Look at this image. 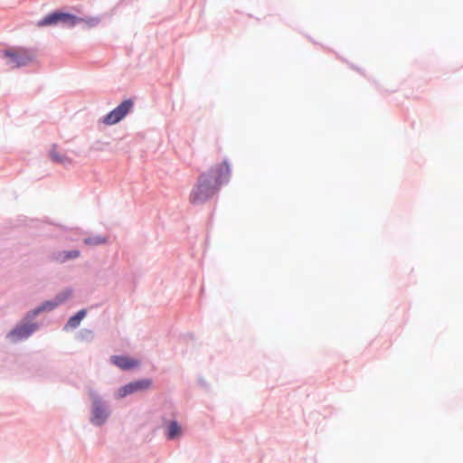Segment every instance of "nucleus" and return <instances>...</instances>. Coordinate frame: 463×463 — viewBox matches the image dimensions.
Listing matches in <instances>:
<instances>
[{"instance_id":"7","label":"nucleus","mask_w":463,"mask_h":463,"mask_svg":"<svg viewBox=\"0 0 463 463\" xmlns=\"http://www.w3.org/2000/svg\"><path fill=\"white\" fill-rule=\"evenodd\" d=\"M112 363L123 370H128L139 365V362L128 356L114 355L111 357Z\"/></svg>"},{"instance_id":"11","label":"nucleus","mask_w":463,"mask_h":463,"mask_svg":"<svg viewBox=\"0 0 463 463\" xmlns=\"http://www.w3.org/2000/svg\"><path fill=\"white\" fill-rule=\"evenodd\" d=\"M50 156L52 161L61 165L71 164L72 162L69 156L60 154L55 146L51 150Z\"/></svg>"},{"instance_id":"3","label":"nucleus","mask_w":463,"mask_h":463,"mask_svg":"<svg viewBox=\"0 0 463 463\" xmlns=\"http://www.w3.org/2000/svg\"><path fill=\"white\" fill-rule=\"evenodd\" d=\"M82 21L83 19L71 14L55 12L46 15L43 19L38 22V26H48L58 23H61L68 26H74L76 24Z\"/></svg>"},{"instance_id":"5","label":"nucleus","mask_w":463,"mask_h":463,"mask_svg":"<svg viewBox=\"0 0 463 463\" xmlns=\"http://www.w3.org/2000/svg\"><path fill=\"white\" fill-rule=\"evenodd\" d=\"M152 381L149 379H142L130 383L118 390V397L123 398L128 394L147 390L151 387Z\"/></svg>"},{"instance_id":"4","label":"nucleus","mask_w":463,"mask_h":463,"mask_svg":"<svg viewBox=\"0 0 463 463\" xmlns=\"http://www.w3.org/2000/svg\"><path fill=\"white\" fill-rule=\"evenodd\" d=\"M133 102L131 99L124 100L116 109L110 111L104 118L103 123L106 125H114L123 119L131 110Z\"/></svg>"},{"instance_id":"14","label":"nucleus","mask_w":463,"mask_h":463,"mask_svg":"<svg viewBox=\"0 0 463 463\" xmlns=\"http://www.w3.org/2000/svg\"><path fill=\"white\" fill-rule=\"evenodd\" d=\"M106 241L105 239L101 237H90L84 239V243L87 245H99Z\"/></svg>"},{"instance_id":"9","label":"nucleus","mask_w":463,"mask_h":463,"mask_svg":"<svg viewBox=\"0 0 463 463\" xmlns=\"http://www.w3.org/2000/svg\"><path fill=\"white\" fill-rule=\"evenodd\" d=\"M69 297V294L62 293L56 297L54 301H47L43 303L41 307H39L37 309L34 310V314H38L41 311L43 310H52L58 305H60L61 302H63L67 298Z\"/></svg>"},{"instance_id":"1","label":"nucleus","mask_w":463,"mask_h":463,"mask_svg":"<svg viewBox=\"0 0 463 463\" xmlns=\"http://www.w3.org/2000/svg\"><path fill=\"white\" fill-rule=\"evenodd\" d=\"M231 176V168L227 161L213 165L208 172L199 175L192 189L189 200L193 204H203L214 196L221 186L227 183Z\"/></svg>"},{"instance_id":"12","label":"nucleus","mask_w":463,"mask_h":463,"mask_svg":"<svg viewBox=\"0 0 463 463\" xmlns=\"http://www.w3.org/2000/svg\"><path fill=\"white\" fill-rule=\"evenodd\" d=\"M80 256L79 250L63 251L56 254L54 260L59 262H64L71 259H76Z\"/></svg>"},{"instance_id":"6","label":"nucleus","mask_w":463,"mask_h":463,"mask_svg":"<svg viewBox=\"0 0 463 463\" xmlns=\"http://www.w3.org/2000/svg\"><path fill=\"white\" fill-rule=\"evenodd\" d=\"M35 324H25L16 326L9 333V337H11L14 341H19L24 338H27L32 335L33 332L36 329Z\"/></svg>"},{"instance_id":"2","label":"nucleus","mask_w":463,"mask_h":463,"mask_svg":"<svg viewBox=\"0 0 463 463\" xmlns=\"http://www.w3.org/2000/svg\"><path fill=\"white\" fill-rule=\"evenodd\" d=\"M2 56L6 59V64L11 69H16L32 63L35 59L33 50L25 48H10L2 52Z\"/></svg>"},{"instance_id":"13","label":"nucleus","mask_w":463,"mask_h":463,"mask_svg":"<svg viewBox=\"0 0 463 463\" xmlns=\"http://www.w3.org/2000/svg\"><path fill=\"white\" fill-rule=\"evenodd\" d=\"M85 316H86V310H84V309L80 310L76 315L72 316L69 319L66 326L71 327V328L77 327L80 325V321L85 317Z\"/></svg>"},{"instance_id":"10","label":"nucleus","mask_w":463,"mask_h":463,"mask_svg":"<svg viewBox=\"0 0 463 463\" xmlns=\"http://www.w3.org/2000/svg\"><path fill=\"white\" fill-rule=\"evenodd\" d=\"M182 435L181 426L175 420L170 421L166 429V438L168 439H175Z\"/></svg>"},{"instance_id":"8","label":"nucleus","mask_w":463,"mask_h":463,"mask_svg":"<svg viewBox=\"0 0 463 463\" xmlns=\"http://www.w3.org/2000/svg\"><path fill=\"white\" fill-rule=\"evenodd\" d=\"M107 416L108 412L106 408L99 402L95 401L93 403L91 421L94 424L100 425L105 421Z\"/></svg>"}]
</instances>
